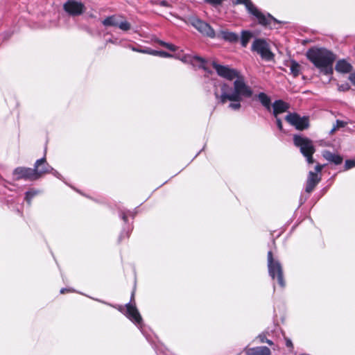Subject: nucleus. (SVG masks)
I'll return each instance as SVG.
<instances>
[{"label":"nucleus","mask_w":355,"mask_h":355,"mask_svg":"<svg viewBox=\"0 0 355 355\" xmlns=\"http://www.w3.org/2000/svg\"><path fill=\"white\" fill-rule=\"evenodd\" d=\"M268 268L270 277L272 279H277L279 286L281 287H284L285 282L284 279L282 264L277 259H275L273 258L271 251L268 252Z\"/></svg>","instance_id":"20e7f679"},{"label":"nucleus","mask_w":355,"mask_h":355,"mask_svg":"<svg viewBox=\"0 0 355 355\" xmlns=\"http://www.w3.org/2000/svg\"><path fill=\"white\" fill-rule=\"evenodd\" d=\"M354 166H355V161L354 160H351V159L346 160L345 164V168L346 170L350 169Z\"/></svg>","instance_id":"a878e982"},{"label":"nucleus","mask_w":355,"mask_h":355,"mask_svg":"<svg viewBox=\"0 0 355 355\" xmlns=\"http://www.w3.org/2000/svg\"><path fill=\"white\" fill-rule=\"evenodd\" d=\"M352 69V65L345 60H338L336 64V70L340 73H349Z\"/></svg>","instance_id":"6ab92c4d"},{"label":"nucleus","mask_w":355,"mask_h":355,"mask_svg":"<svg viewBox=\"0 0 355 355\" xmlns=\"http://www.w3.org/2000/svg\"><path fill=\"white\" fill-rule=\"evenodd\" d=\"M39 193V191L35 189H31L25 194V200L31 205L32 199Z\"/></svg>","instance_id":"393cba45"},{"label":"nucleus","mask_w":355,"mask_h":355,"mask_svg":"<svg viewBox=\"0 0 355 355\" xmlns=\"http://www.w3.org/2000/svg\"><path fill=\"white\" fill-rule=\"evenodd\" d=\"M164 47L168 49V50H170L171 51H175L178 49L177 46H175V45L170 44V43H166V42L165 43Z\"/></svg>","instance_id":"c756f323"},{"label":"nucleus","mask_w":355,"mask_h":355,"mask_svg":"<svg viewBox=\"0 0 355 355\" xmlns=\"http://www.w3.org/2000/svg\"><path fill=\"white\" fill-rule=\"evenodd\" d=\"M112 307L116 308V306L112 305ZM116 309H118V307H116Z\"/></svg>","instance_id":"49530a36"},{"label":"nucleus","mask_w":355,"mask_h":355,"mask_svg":"<svg viewBox=\"0 0 355 355\" xmlns=\"http://www.w3.org/2000/svg\"><path fill=\"white\" fill-rule=\"evenodd\" d=\"M132 50H133L134 51H137V52H140V53H141V50H139V49H135V48H132Z\"/></svg>","instance_id":"37998d69"},{"label":"nucleus","mask_w":355,"mask_h":355,"mask_svg":"<svg viewBox=\"0 0 355 355\" xmlns=\"http://www.w3.org/2000/svg\"><path fill=\"white\" fill-rule=\"evenodd\" d=\"M322 156L327 161L333 162L336 165L341 164L343 162V158L340 155L334 154L329 150H324L322 152Z\"/></svg>","instance_id":"f3484780"},{"label":"nucleus","mask_w":355,"mask_h":355,"mask_svg":"<svg viewBox=\"0 0 355 355\" xmlns=\"http://www.w3.org/2000/svg\"><path fill=\"white\" fill-rule=\"evenodd\" d=\"M143 53H147L153 55L159 56L162 58H173V55L170 54L166 51H155V50H148V51H141Z\"/></svg>","instance_id":"412c9836"},{"label":"nucleus","mask_w":355,"mask_h":355,"mask_svg":"<svg viewBox=\"0 0 355 355\" xmlns=\"http://www.w3.org/2000/svg\"><path fill=\"white\" fill-rule=\"evenodd\" d=\"M291 73L294 77H297L300 73V66L295 61H291L289 65Z\"/></svg>","instance_id":"b1692460"},{"label":"nucleus","mask_w":355,"mask_h":355,"mask_svg":"<svg viewBox=\"0 0 355 355\" xmlns=\"http://www.w3.org/2000/svg\"><path fill=\"white\" fill-rule=\"evenodd\" d=\"M37 180L46 173H51L53 168L46 162V158L43 157L37 159L34 164Z\"/></svg>","instance_id":"2eb2a0df"},{"label":"nucleus","mask_w":355,"mask_h":355,"mask_svg":"<svg viewBox=\"0 0 355 355\" xmlns=\"http://www.w3.org/2000/svg\"><path fill=\"white\" fill-rule=\"evenodd\" d=\"M252 37V33L248 31H243L241 32V43L242 46L246 47L248 42Z\"/></svg>","instance_id":"4be33fe9"},{"label":"nucleus","mask_w":355,"mask_h":355,"mask_svg":"<svg viewBox=\"0 0 355 355\" xmlns=\"http://www.w3.org/2000/svg\"><path fill=\"white\" fill-rule=\"evenodd\" d=\"M164 47L168 49V50H170L171 51H175L178 49L177 46H175V45L170 44V43H166V42L165 43Z\"/></svg>","instance_id":"c85d7f7f"},{"label":"nucleus","mask_w":355,"mask_h":355,"mask_svg":"<svg viewBox=\"0 0 355 355\" xmlns=\"http://www.w3.org/2000/svg\"><path fill=\"white\" fill-rule=\"evenodd\" d=\"M308 59L324 75L333 73V64L336 56L326 49L315 48L309 49L306 53Z\"/></svg>","instance_id":"f03ea898"},{"label":"nucleus","mask_w":355,"mask_h":355,"mask_svg":"<svg viewBox=\"0 0 355 355\" xmlns=\"http://www.w3.org/2000/svg\"><path fill=\"white\" fill-rule=\"evenodd\" d=\"M337 130H338L337 127H336L335 125H334V127L332 128V129L330 130V134H333V133H334V132H335Z\"/></svg>","instance_id":"58836bf2"},{"label":"nucleus","mask_w":355,"mask_h":355,"mask_svg":"<svg viewBox=\"0 0 355 355\" xmlns=\"http://www.w3.org/2000/svg\"><path fill=\"white\" fill-rule=\"evenodd\" d=\"M51 173L53 174L54 176H55L56 178H59V179H61L62 178V175L57 171H52Z\"/></svg>","instance_id":"c9c22d12"},{"label":"nucleus","mask_w":355,"mask_h":355,"mask_svg":"<svg viewBox=\"0 0 355 355\" xmlns=\"http://www.w3.org/2000/svg\"><path fill=\"white\" fill-rule=\"evenodd\" d=\"M133 298H134V293H132V296H131V302L132 301Z\"/></svg>","instance_id":"c03bdc74"},{"label":"nucleus","mask_w":355,"mask_h":355,"mask_svg":"<svg viewBox=\"0 0 355 355\" xmlns=\"http://www.w3.org/2000/svg\"><path fill=\"white\" fill-rule=\"evenodd\" d=\"M265 343H268L270 345H272L273 344V343L270 340H268V339H266Z\"/></svg>","instance_id":"a19ab883"},{"label":"nucleus","mask_w":355,"mask_h":355,"mask_svg":"<svg viewBox=\"0 0 355 355\" xmlns=\"http://www.w3.org/2000/svg\"><path fill=\"white\" fill-rule=\"evenodd\" d=\"M188 23L191 24L202 35L214 37L215 33L214 29L206 22L200 20L195 16H191L188 18Z\"/></svg>","instance_id":"6e6552de"},{"label":"nucleus","mask_w":355,"mask_h":355,"mask_svg":"<svg viewBox=\"0 0 355 355\" xmlns=\"http://www.w3.org/2000/svg\"><path fill=\"white\" fill-rule=\"evenodd\" d=\"M350 87L347 83L338 85V90L340 92H346L349 89Z\"/></svg>","instance_id":"cd10ccee"},{"label":"nucleus","mask_w":355,"mask_h":355,"mask_svg":"<svg viewBox=\"0 0 355 355\" xmlns=\"http://www.w3.org/2000/svg\"><path fill=\"white\" fill-rule=\"evenodd\" d=\"M276 123H277V125L278 128L280 130H282V121H281L280 119L277 118V116L276 117Z\"/></svg>","instance_id":"72a5a7b5"},{"label":"nucleus","mask_w":355,"mask_h":355,"mask_svg":"<svg viewBox=\"0 0 355 355\" xmlns=\"http://www.w3.org/2000/svg\"><path fill=\"white\" fill-rule=\"evenodd\" d=\"M257 339L259 340L260 343H265L266 340L267 339L263 334H260L257 336Z\"/></svg>","instance_id":"473e14b6"},{"label":"nucleus","mask_w":355,"mask_h":355,"mask_svg":"<svg viewBox=\"0 0 355 355\" xmlns=\"http://www.w3.org/2000/svg\"><path fill=\"white\" fill-rule=\"evenodd\" d=\"M63 8L67 13L73 16L80 15L85 10L84 4L76 0H68Z\"/></svg>","instance_id":"4468645a"},{"label":"nucleus","mask_w":355,"mask_h":355,"mask_svg":"<svg viewBox=\"0 0 355 355\" xmlns=\"http://www.w3.org/2000/svg\"><path fill=\"white\" fill-rule=\"evenodd\" d=\"M122 219H123L125 222H126V221H127V216H126V215H125L124 213H123V214H122Z\"/></svg>","instance_id":"ea45409f"},{"label":"nucleus","mask_w":355,"mask_h":355,"mask_svg":"<svg viewBox=\"0 0 355 355\" xmlns=\"http://www.w3.org/2000/svg\"><path fill=\"white\" fill-rule=\"evenodd\" d=\"M252 51L257 52L266 61L270 62L274 60L275 55L271 51L269 44L264 39L254 40L252 44Z\"/></svg>","instance_id":"423d86ee"},{"label":"nucleus","mask_w":355,"mask_h":355,"mask_svg":"<svg viewBox=\"0 0 355 355\" xmlns=\"http://www.w3.org/2000/svg\"><path fill=\"white\" fill-rule=\"evenodd\" d=\"M105 26H116L121 30L127 31L131 28V24L120 15H112L105 18L103 21Z\"/></svg>","instance_id":"1a4fd4ad"},{"label":"nucleus","mask_w":355,"mask_h":355,"mask_svg":"<svg viewBox=\"0 0 355 355\" xmlns=\"http://www.w3.org/2000/svg\"><path fill=\"white\" fill-rule=\"evenodd\" d=\"M159 5L162 6H168V3L166 1H161Z\"/></svg>","instance_id":"e433bc0d"},{"label":"nucleus","mask_w":355,"mask_h":355,"mask_svg":"<svg viewBox=\"0 0 355 355\" xmlns=\"http://www.w3.org/2000/svg\"><path fill=\"white\" fill-rule=\"evenodd\" d=\"M285 342H286V345L287 347H288L290 349H293V343H292V341L291 339L286 338Z\"/></svg>","instance_id":"2f4dec72"},{"label":"nucleus","mask_w":355,"mask_h":355,"mask_svg":"<svg viewBox=\"0 0 355 355\" xmlns=\"http://www.w3.org/2000/svg\"><path fill=\"white\" fill-rule=\"evenodd\" d=\"M36 173L34 168H27V167H17L12 172V176L14 180H35Z\"/></svg>","instance_id":"9b49d317"},{"label":"nucleus","mask_w":355,"mask_h":355,"mask_svg":"<svg viewBox=\"0 0 355 355\" xmlns=\"http://www.w3.org/2000/svg\"><path fill=\"white\" fill-rule=\"evenodd\" d=\"M173 58L178 59L185 64H190L193 67L202 68L205 70L206 69L205 66V60L202 58L198 55H192L189 54L180 55L179 53H178L175 55H173Z\"/></svg>","instance_id":"f8f14e48"},{"label":"nucleus","mask_w":355,"mask_h":355,"mask_svg":"<svg viewBox=\"0 0 355 355\" xmlns=\"http://www.w3.org/2000/svg\"><path fill=\"white\" fill-rule=\"evenodd\" d=\"M349 79L355 85V73H351L349 76Z\"/></svg>","instance_id":"f704fd0d"},{"label":"nucleus","mask_w":355,"mask_h":355,"mask_svg":"<svg viewBox=\"0 0 355 355\" xmlns=\"http://www.w3.org/2000/svg\"><path fill=\"white\" fill-rule=\"evenodd\" d=\"M258 99L261 103L267 109L270 108V99L265 93H259L258 94Z\"/></svg>","instance_id":"5701e85b"},{"label":"nucleus","mask_w":355,"mask_h":355,"mask_svg":"<svg viewBox=\"0 0 355 355\" xmlns=\"http://www.w3.org/2000/svg\"><path fill=\"white\" fill-rule=\"evenodd\" d=\"M294 144L298 147L302 154L306 158L309 164L314 162L313 154L315 153V148L312 141L304 137L295 135L293 137Z\"/></svg>","instance_id":"39448f33"},{"label":"nucleus","mask_w":355,"mask_h":355,"mask_svg":"<svg viewBox=\"0 0 355 355\" xmlns=\"http://www.w3.org/2000/svg\"><path fill=\"white\" fill-rule=\"evenodd\" d=\"M246 355H270L271 352L267 347H256L245 349Z\"/></svg>","instance_id":"dca6fc26"},{"label":"nucleus","mask_w":355,"mask_h":355,"mask_svg":"<svg viewBox=\"0 0 355 355\" xmlns=\"http://www.w3.org/2000/svg\"><path fill=\"white\" fill-rule=\"evenodd\" d=\"M206 3H208L214 6L220 5L224 0H204Z\"/></svg>","instance_id":"bb28decb"},{"label":"nucleus","mask_w":355,"mask_h":355,"mask_svg":"<svg viewBox=\"0 0 355 355\" xmlns=\"http://www.w3.org/2000/svg\"><path fill=\"white\" fill-rule=\"evenodd\" d=\"M112 307L116 308V306L112 305ZM116 309H118V307H116Z\"/></svg>","instance_id":"a18cd8bd"},{"label":"nucleus","mask_w":355,"mask_h":355,"mask_svg":"<svg viewBox=\"0 0 355 355\" xmlns=\"http://www.w3.org/2000/svg\"><path fill=\"white\" fill-rule=\"evenodd\" d=\"M118 310L123 313L129 320L137 326H140L142 323V318L135 304L128 303L125 307L118 306Z\"/></svg>","instance_id":"0eeeda50"},{"label":"nucleus","mask_w":355,"mask_h":355,"mask_svg":"<svg viewBox=\"0 0 355 355\" xmlns=\"http://www.w3.org/2000/svg\"><path fill=\"white\" fill-rule=\"evenodd\" d=\"M67 290L66 288H62L60 290V293L64 294Z\"/></svg>","instance_id":"79ce46f5"},{"label":"nucleus","mask_w":355,"mask_h":355,"mask_svg":"<svg viewBox=\"0 0 355 355\" xmlns=\"http://www.w3.org/2000/svg\"><path fill=\"white\" fill-rule=\"evenodd\" d=\"M345 125H346L345 122H344L343 121L337 120L336 122V125H334L336 127H337V128L338 129L339 128L345 127Z\"/></svg>","instance_id":"7c9ffc66"},{"label":"nucleus","mask_w":355,"mask_h":355,"mask_svg":"<svg viewBox=\"0 0 355 355\" xmlns=\"http://www.w3.org/2000/svg\"><path fill=\"white\" fill-rule=\"evenodd\" d=\"M212 66L220 77L228 80H234L232 87L225 83H220L219 87H216L214 93L216 101L220 104L230 101L228 108L239 111L241 107V101L252 97V89L245 83L244 78L237 70L215 62H212Z\"/></svg>","instance_id":"f257e3e1"},{"label":"nucleus","mask_w":355,"mask_h":355,"mask_svg":"<svg viewBox=\"0 0 355 355\" xmlns=\"http://www.w3.org/2000/svg\"><path fill=\"white\" fill-rule=\"evenodd\" d=\"M157 43H158L159 45L162 46H164V44H165V42L162 41V40H157Z\"/></svg>","instance_id":"4c0bfd02"},{"label":"nucleus","mask_w":355,"mask_h":355,"mask_svg":"<svg viewBox=\"0 0 355 355\" xmlns=\"http://www.w3.org/2000/svg\"><path fill=\"white\" fill-rule=\"evenodd\" d=\"M236 3L244 4L248 11L254 15L258 19L259 23L263 26L273 28H275L276 24L279 23V21L270 14L265 15L261 12L250 0H236Z\"/></svg>","instance_id":"7ed1b4c3"},{"label":"nucleus","mask_w":355,"mask_h":355,"mask_svg":"<svg viewBox=\"0 0 355 355\" xmlns=\"http://www.w3.org/2000/svg\"><path fill=\"white\" fill-rule=\"evenodd\" d=\"M323 168L324 165L318 164L315 167V172L309 171L305 189L307 193H311L321 180L320 173Z\"/></svg>","instance_id":"9d476101"},{"label":"nucleus","mask_w":355,"mask_h":355,"mask_svg":"<svg viewBox=\"0 0 355 355\" xmlns=\"http://www.w3.org/2000/svg\"><path fill=\"white\" fill-rule=\"evenodd\" d=\"M286 120L297 130H302L309 127V118L306 116L301 117L296 113L288 114L286 116Z\"/></svg>","instance_id":"ddd939ff"},{"label":"nucleus","mask_w":355,"mask_h":355,"mask_svg":"<svg viewBox=\"0 0 355 355\" xmlns=\"http://www.w3.org/2000/svg\"><path fill=\"white\" fill-rule=\"evenodd\" d=\"M219 35L223 39L230 42H236L239 39V37L237 34L227 30L221 31Z\"/></svg>","instance_id":"aec40b11"},{"label":"nucleus","mask_w":355,"mask_h":355,"mask_svg":"<svg viewBox=\"0 0 355 355\" xmlns=\"http://www.w3.org/2000/svg\"><path fill=\"white\" fill-rule=\"evenodd\" d=\"M272 107L273 114L275 117H277L279 114L286 112L288 108V105L282 101H276L273 103Z\"/></svg>","instance_id":"a211bd4d"}]
</instances>
